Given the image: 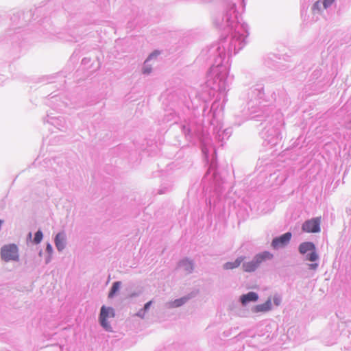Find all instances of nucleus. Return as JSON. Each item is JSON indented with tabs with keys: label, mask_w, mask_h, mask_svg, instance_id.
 <instances>
[{
	"label": "nucleus",
	"mask_w": 351,
	"mask_h": 351,
	"mask_svg": "<svg viewBox=\"0 0 351 351\" xmlns=\"http://www.w3.org/2000/svg\"><path fill=\"white\" fill-rule=\"evenodd\" d=\"M273 256V254L267 251L257 254L252 261L243 264V269L245 272H253L256 270L261 263L267 260H271Z\"/></svg>",
	"instance_id": "1"
},
{
	"label": "nucleus",
	"mask_w": 351,
	"mask_h": 351,
	"mask_svg": "<svg viewBox=\"0 0 351 351\" xmlns=\"http://www.w3.org/2000/svg\"><path fill=\"white\" fill-rule=\"evenodd\" d=\"M115 316V312L114 308L112 307H107L102 306L99 314V323L101 326L107 331H112V326L110 325V321Z\"/></svg>",
	"instance_id": "2"
},
{
	"label": "nucleus",
	"mask_w": 351,
	"mask_h": 351,
	"mask_svg": "<svg viewBox=\"0 0 351 351\" xmlns=\"http://www.w3.org/2000/svg\"><path fill=\"white\" fill-rule=\"evenodd\" d=\"M1 258L6 261H17L19 258V249L15 244H8L3 245L1 249Z\"/></svg>",
	"instance_id": "3"
},
{
	"label": "nucleus",
	"mask_w": 351,
	"mask_h": 351,
	"mask_svg": "<svg viewBox=\"0 0 351 351\" xmlns=\"http://www.w3.org/2000/svg\"><path fill=\"white\" fill-rule=\"evenodd\" d=\"M299 252L302 254L310 252V253L306 255V259L311 262H315L319 258L316 252L315 245L312 242H304L301 243L299 246Z\"/></svg>",
	"instance_id": "4"
},
{
	"label": "nucleus",
	"mask_w": 351,
	"mask_h": 351,
	"mask_svg": "<svg viewBox=\"0 0 351 351\" xmlns=\"http://www.w3.org/2000/svg\"><path fill=\"white\" fill-rule=\"evenodd\" d=\"M321 217H315L306 221L302 226L304 232L316 233L320 231Z\"/></svg>",
	"instance_id": "5"
},
{
	"label": "nucleus",
	"mask_w": 351,
	"mask_h": 351,
	"mask_svg": "<svg viewBox=\"0 0 351 351\" xmlns=\"http://www.w3.org/2000/svg\"><path fill=\"white\" fill-rule=\"evenodd\" d=\"M291 239V233L287 232L280 237H276L272 240L271 247L274 249H279L286 246Z\"/></svg>",
	"instance_id": "6"
},
{
	"label": "nucleus",
	"mask_w": 351,
	"mask_h": 351,
	"mask_svg": "<svg viewBox=\"0 0 351 351\" xmlns=\"http://www.w3.org/2000/svg\"><path fill=\"white\" fill-rule=\"evenodd\" d=\"M271 309V300H267L265 303L258 304L252 308V311L254 313H265Z\"/></svg>",
	"instance_id": "7"
},
{
	"label": "nucleus",
	"mask_w": 351,
	"mask_h": 351,
	"mask_svg": "<svg viewBox=\"0 0 351 351\" xmlns=\"http://www.w3.org/2000/svg\"><path fill=\"white\" fill-rule=\"evenodd\" d=\"M258 299V295L255 292H249L241 297L242 304L245 305L250 302H256Z\"/></svg>",
	"instance_id": "8"
},
{
	"label": "nucleus",
	"mask_w": 351,
	"mask_h": 351,
	"mask_svg": "<svg viewBox=\"0 0 351 351\" xmlns=\"http://www.w3.org/2000/svg\"><path fill=\"white\" fill-rule=\"evenodd\" d=\"M245 260L244 256L238 257L234 262H228L223 265L224 269H233L238 267L241 263Z\"/></svg>",
	"instance_id": "9"
},
{
	"label": "nucleus",
	"mask_w": 351,
	"mask_h": 351,
	"mask_svg": "<svg viewBox=\"0 0 351 351\" xmlns=\"http://www.w3.org/2000/svg\"><path fill=\"white\" fill-rule=\"evenodd\" d=\"M64 236L62 234L58 233L55 239L56 246L58 250H62L64 247Z\"/></svg>",
	"instance_id": "10"
},
{
	"label": "nucleus",
	"mask_w": 351,
	"mask_h": 351,
	"mask_svg": "<svg viewBox=\"0 0 351 351\" xmlns=\"http://www.w3.org/2000/svg\"><path fill=\"white\" fill-rule=\"evenodd\" d=\"M188 298L184 297L180 299L175 300L174 301L170 302L169 306L171 308L179 307L184 304L188 300Z\"/></svg>",
	"instance_id": "11"
},
{
	"label": "nucleus",
	"mask_w": 351,
	"mask_h": 351,
	"mask_svg": "<svg viewBox=\"0 0 351 351\" xmlns=\"http://www.w3.org/2000/svg\"><path fill=\"white\" fill-rule=\"evenodd\" d=\"M120 285V282H115L113 283L111 290L108 294L109 298H112L114 295V294L119 291Z\"/></svg>",
	"instance_id": "12"
},
{
	"label": "nucleus",
	"mask_w": 351,
	"mask_h": 351,
	"mask_svg": "<svg viewBox=\"0 0 351 351\" xmlns=\"http://www.w3.org/2000/svg\"><path fill=\"white\" fill-rule=\"evenodd\" d=\"M181 265L185 267V269L190 272L193 269V263L191 261L184 260L181 263Z\"/></svg>",
	"instance_id": "13"
},
{
	"label": "nucleus",
	"mask_w": 351,
	"mask_h": 351,
	"mask_svg": "<svg viewBox=\"0 0 351 351\" xmlns=\"http://www.w3.org/2000/svg\"><path fill=\"white\" fill-rule=\"evenodd\" d=\"M43 239V233L40 230H38L36 232L35 237L34 239V242L36 244H38Z\"/></svg>",
	"instance_id": "14"
},
{
	"label": "nucleus",
	"mask_w": 351,
	"mask_h": 351,
	"mask_svg": "<svg viewBox=\"0 0 351 351\" xmlns=\"http://www.w3.org/2000/svg\"><path fill=\"white\" fill-rule=\"evenodd\" d=\"M334 1L335 0H324L323 2L324 8H328L334 3Z\"/></svg>",
	"instance_id": "15"
},
{
	"label": "nucleus",
	"mask_w": 351,
	"mask_h": 351,
	"mask_svg": "<svg viewBox=\"0 0 351 351\" xmlns=\"http://www.w3.org/2000/svg\"><path fill=\"white\" fill-rule=\"evenodd\" d=\"M308 266L309 269L316 270L317 268L318 267V264L317 263H311V264H308Z\"/></svg>",
	"instance_id": "16"
},
{
	"label": "nucleus",
	"mask_w": 351,
	"mask_h": 351,
	"mask_svg": "<svg viewBox=\"0 0 351 351\" xmlns=\"http://www.w3.org/2000/svg\"><path fill=\"white\" fill-rule=\"evenodd\" d=\"M151 304H152V301H149V302H147V303L145 304L144 310H145V311H147V310L149 308V306H150Z\"/></svg>",
	"instance_id": "17"
},
{
	"label": "nucleus",
	"mask_w": 351,
	"mask_h": 351,
	"mask_svg": "<svg viewBox=\"0 0 351 351\" xmlns=\"http://www.w3.org/2000/svg\"><path fill=\"white\" fill-rule=\"evenodd\" d=\"M47 251L49 253L52 252V247L50 244H48L46 248Z\"/></svg>",
	"instance_id": "18"
},
{
	"label": "nucleus",
	"mask_w": 351,
	"mask_h": 351,
	"mask_svg": "<svg viewBox=\"0 0 351 351\" xmlns=\"http://www.w3.org/2000/svg\"><path fill=\"white\" fill-rule=\"evenodd\" d=\"M151 71V69L149 68V69H147V68H144L143 69V73H149Z\"/></svg>",
	"instance_id": "19"
},
{
	"label": "nucleus",
	"mask_w": 351,
	"mask_h": 351,
	"mask_svg": "<svg viewBox=\"0 0 351 351\" xmlns=\"http://www.w3.org/2000/svg\"><path fill=\"white\" fill-rule=\"evenodd\" d=\"M158 54V52H154L153 53H152L150 56H149V59L152 58V57H156L157 55Z\"/></svg>",
	"instance_id": "20"
},
{
	"label": "nucleus",
	"mask_w": 351,
	"mask_h": 351,
	"mask_svg": "<svg viewBox=\"0 0 351 351\" xmlns=\"http://www.w3.org/2000/svg\"><path fill=\"white\" fill-rule=\"evenodd\" d=\"M313 9H319V2H316L313 6Z\"/></svg>",
	"instance_id": "21"
},
{
	"label": "nucleus",
	"mask_w": 351,
	"mask_h": 351,
	"mask_svg": "<svg viewBox=\"0 0 351 351\" xmlns=\"http://www.w3.org/2000/svg\"><path fill=\"white\" fill-rule=\"evenodd\" d=\"M29 237H32V234H31V233H29Z\"/></svg>",
	"instance_id": "22"
}]
</instances>
